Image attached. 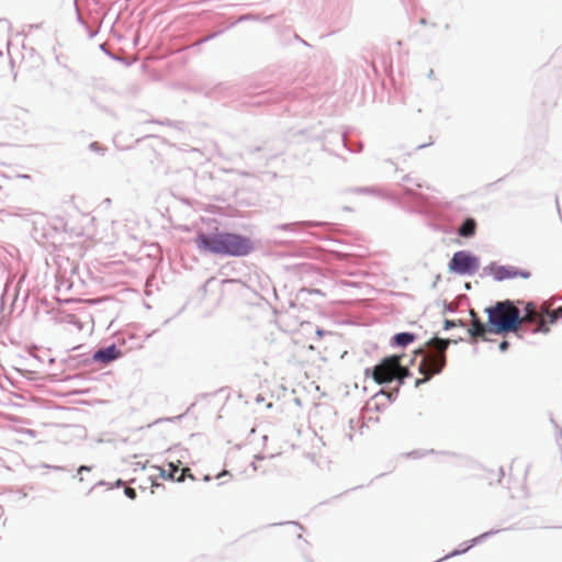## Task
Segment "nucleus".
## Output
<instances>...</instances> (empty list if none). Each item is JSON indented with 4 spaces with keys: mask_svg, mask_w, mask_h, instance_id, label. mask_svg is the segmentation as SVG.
<instances>
[{
    "mask_svg": "<svg viewBox=\"0 0 562 562\" xmlns=\"http://www.w3.org/2000/svg\"><path fill=\"white\" fill-rule=\"evenodd\" d=\"M486 312L490 333L515 331L524 323H536L533 331L548 333V324H553L559 317H562V305L548 313L547 318L541 316L532 304H528L525 315L520 316L519 310L509 301L498 302L495 306L486 308Z\"/></svg>",
    "mask_w": 562,
    "mask_h": 562,
    "instance_id": "obj_1",
    "label": "nucleus"
},
{
    "mask_svg": "<svg viewBox=\"0 0 562 562\" xmlns=\"http://www.w3.org/2000/svg\"><path fill=\"white\" fill-rule=\"evenodd\" d=\"M195 245L201 251L229 257H246L255 250L250 237L229 232L199 234L195 237Z\"/></svg>",
    "mask_w": 562,
    "mask_h": 562,
    "instance_id": "obj_2",
    "label": "nucleus"
},
{
    "mask_svg": "<svg viewBox=\"0 0 562 562\" xmlns=\"http://www.w3.org/2000/svg\"><path fill=\"white\" fill-rule=\"evenodd\" d=\"M450 339L432 338L428 341V347L432 349L431 352L425 353L418 370L424 379L416 381V386L429 380L432 375L440 373L446 366V350L449 347Z\"/></svg>",
    "mask_w": 562,
    "mask_h": 562,
    "instance_id": "obj_3",
    "label": "nucleus"
},
{
    "mask_svg": "<svg viewBox=\"0 0 562 562\" xmlns=\"http://www.w3.org/2000/svg\"><path fill=\"white\" fill-rule=\"evenodd\" d=\"M408 375L409 371L401 364L400 356L384 358L372 371V378L378 384L390 383L393 380L403 381Z\"/></svg>",
    "mask_w": 562,
    "mask_h": 562,
    "instance_id": "obj_4",
    "label": "nucleus"
},
{
    "mask_svg": "<svg viewBox=\"0 0 562 562\" xmlns=\"http://www.w3.org/2000/svg\"><path fill=\"white\" fill-rule=\"evenodd\" d=\"M479 260L468 251H457L449 262V270L458 274H474L479 270Z\"/></svg>",
    "mask_w": 562,
    "mask_h": 562,
    "instance_id": "obj_5",
    "label": "nucleus"
},
{
    "mask_svg": "<svg viewBox=\"0 0 562 562\" xmlns=\"http://www.w3.org/2000/svg\"><path fill=\"white\" fill-rule=\"evenodd\" d=\"M493 276L496 280L503 281L514 278L527 279L530 277V272L518 270L517 268L510 266H501L493 269Z\"/></svg>",
    "mask_w": 562,
    "mask_h": 562,
    "instance_id": "obj_6",
    "label": "nucleus"
},
{
    "mask_svg": "<svg viewBox=\"0 0 562 562\" xmlns=\"http://www.w3.org/2000/svg\"><path fill=\"white\" fill-rule=\"evenodd\" d=\"M120 357L121 351L114 345H111L104 349L98 350L93 355V360L102 363H109Z\"/></svg>",
    "mask_w": 562,
    "mask_h": 562,
    "instance_id": "obj_7",
    "label": "nucleus"
},
{
    "mask_svg": "<svg viewBox=\"0 0 562 562\" xmlns=\"http://www.w3.org/2000/svg\"><path fill=\"white\" fill-rule=\"evenodd\" d=\"M472 315V323L471 327L469 329V334L471 337L475 340L476 338L481 337L484 338L485 334L488 331V324L484 325L475 315L474 312H471Z\"/></svg>",
    "mask_w": 562,
    "mask_h": 562,
    "instance_id": "obj_8",
    "label": "nucleus"
},
{
    "mask_svg": "<svg viewBox=\"0 0 562 562\" xmlns=\"http://www.w3.org/2000/svg\"><path fill=\"white\" fill-rule=\"evenodd\" d=\"M476 223L473 218H468L459 228V234L463 237H471L474 235Z\"/></svg>",
    "mask_w": 562,
    "mask_h": 562,
    "instance_id": "obj_9",
    "label": "nucleus"
},
{
    "mask_svg": "<svg viewBox=\"0 0 562 562\" xmlns=\"http://www.w3.org/2000/svg\"><path fill=\"white\" fill-rule=\"evenodd\" d=\"M180 464H181L180 461H178V464H175L173 462H169L167 464L168 469H162L161 470V475L162 476H168L169 479L177 481V477L179 476V473L181 471L179 469Z\"/></svg>",
    "mask_w": 562,
    "mask_h": 562,
    "instance_id": "obj_10",
    "label": "nucleus"
},
{
    "mask_svg": "<svg viewBox=\"0 0 562 562\" xmlns=\"http://www.w3.org/2000/svg\"><path fill=\"white\" fill-rule=\"evenodd\" d=\"M414 339H415L414 335L409 334V333H401V334L395 335V337H394V341L398 346H406V345L411 344L412 341H414Z\"/></svg>",
    "mask_w": 562,
    "mask_h": 562,
    "instance_id": "obj_11",
    "label": "nucleus"
},
{
    "mask_svg": "<svg viewBox=\"0 0 562 562\" xmlns=\"http://www.w3.org/2000/svg\"><path fill=\"white\" fill-rule=\"evenodd\" d=\"M186 477L194 480V476L192 475L191 470L189 468L181 469L179 476L177 477V482H183Z\"/></svg>",
    "mask_w": 562,
    "mask_h": 562,
    "instance_id": "obj_12",
    "label": "nucleus"
},
{
    "mask_svg": "<svg viewBox=\"0 0 562 562\" xmlns=\"http://www.w3.org/2000/svg\"><path fill=\"white\" fill-rule=\"evenodd\" d=\"M124 493L131 499H135L136 498V491L134 488H132V487H125Z\"/></svg>",
    "mask_w": 562,
    "mask_h": 562,
    "instance_id": "obj_13",
    "label": "nucleus"
},
{
    "mask_svg": "<svg viewBox=\"0 0 562 562\" xmlns=\"http://www.w3.org/2000/svg\"><path fill=\"white\" fill-rule=\"evenodd\" d=\"M514 465H516L517 468H520L524 472V475H526L527 473V467L525 464H522L521 462H513L512 465H510V469L514 468Z\"/></svg>",
    "mask_w": 562,
    "mask_h": 562,
    "instance_id": "obj_14",
    "label": "nucleus"
},
{
    "mask_svg": "<svg viewBox=\"0 0 562 562\" xmlns=\"http://www.w3.org/2000/svg\"><path fill=\"white\" fill-rule=\"evenodd\" d=\"M111 263H119V265H123L124 263V259H119V260H114V261H109V262H105L104 263V267H110Z\"/></svg>",
    "mask_w": 562,
    "mask_h": 562,
    "instance_id": "obj_15",
    "label": "nucleus"
},
{
    "mask_svg": "<svg viewBox=\"0 0 562 562\" xmlns=\"http://www.w3.org/2000/svg\"><path fill=\"white\" fill-rule=\"evenodd\" d=\"M507 348H508V342L507 341H502L501 345H499V349L502 351H505Z\"/></svg>",
    "mask_w": 562,
    "mask_h": 562,
    "instance_id": "obj_16",
    "label": "nucleus"
},
{
    "mask_svg": "<svg viewBox=\"0 0 562 562\" xmlns=\"http://www.w3.org/2000/svg\"><path fill=\"white\" fill-rule=\"evenodd\" d=\"M453 326H454V323H453V322H451V321H446V323H445V328H446V329H448V328H450V327H453Z\"/></svg>",
    "mask_w": 562,
    "mask_h": 562,
    "instance_id": "obj_17",
    "label": "nucleus"
},
{
    "mask_svg": "<svg viewBox=\"0 0 562 562\" xmlns=\"http://www.w3.org/2000/svg\"><path fill=\"white\" fill-rule=\"evenodd\" d=\"M503 475H504V472H503V470L501 469V470H499V473H497V475H496V482H501V477H502Z\"/></svg>",
    "mask_w": 562,
    "mask_h": 562,
    "instance_id": "obj_18",
    "label": "nucleus"
}]
</instances>
